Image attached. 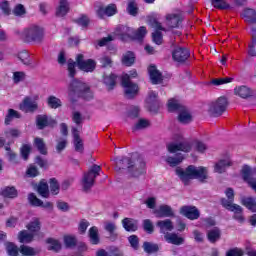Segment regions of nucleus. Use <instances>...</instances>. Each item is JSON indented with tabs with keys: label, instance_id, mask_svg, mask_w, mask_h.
Segmentation results:
<instances>
[{
	"label": "nucleus",
	"instance_id": "1",
	"mask_svg": "<svg viewBox=\"0 0 256 256\" xmlns=\"http://www.w3.org/2000/svg\"><path fill=\"white\" fill-rule=\"evenodd\" d=\"M176 175L179 177L182 183H189L191 179H199V181H205L207 179V168L195 167L193 165L188 166L186 169L176 168Z\"/></svg>",
	"mask_w": 256,
	"mask_h": 256
},
{
	"label": "nucleus",
	"instance_id": "2",
	"mask_svg": "<svg viewBox=\"0 0 256 256\" xmlns=\"http://www.w3.org/2000/svg\"><path fill=\"white\" fill-rule=\"evenodd\" d=\"M15 33L26 43H41L45 37V28L37 24H32L23 31L16 30Z\"/></svg>",
	"mask_w": 256,
	"mask_h": 256
},
{
	"label": "nucleus",
	"instance_id": "3",
	"mask_svg": "<svg viewBox=\"0 0 256 256\" xmlns=\"http://www.w3.org/2000/svg\"><path fill=\"white\" fill-rule=\"evenodd\" d=\"M195 149L198 153H205L207 145L201 141H182L173 142L167 145L169 153H177V151H183V153H189L191 149Z\"/></svg>",
	"mask_w": 256,
	"mask_h": 256
},
{
	"label": "nucleus",
	"instance_id": "4",
	"mask_svg": "<svg viewBox=\"0 0 256 256\" xmlns=\"http://www.w3.org/2000/svg\"><path fill=\"white\" fill-rule=\"evenodd\" d=\"M225 195L228 200L223 198L221 201L222 206L228 211H231V213H234L233 219L238 221V223H243L245 221V217H243V208L240 205L233 203V200L235 199V191L233 188H227L225 190Z\"/></svg>",
	"mask_w": 256,
	"mask_h": 256
},
{
	"label": "nucleus",
	"instance_id": "5",
	"mask_svg": "<svg viewBox=\"0 0 256 256\" xmlns=\"http://www.w3.org/2000/svg\"><path fill=\"white\" fill-rule=\"evenodd\" d=\"M115 163L118 171L121 170V165L126 163L128 165V171L132 177H139V175H143V173H145V161H143V159H138L133 165L131 164V160L128 158H116Z\"/></svg>",
	"mask_w": 256,
	"mask_h": 256
},
{
	"label": "nucleus",
	"instance_id": "6",
	"mask_svg": "<svg viewBox=\"0 0 256 256\" xmlns=\"http://www.w3.org/2000/svg\"><path fill=\"white\" fill-rule=\"evenodd\" d=\"M115 35L120 37V39H127V37H134L138 41H142L147 36V28L145 26L139 27L136 31L133 28L128 26H119L116 31Z\"/></svg>",
	"mask_w": 256,
	"mask_h": 256
},
{
	"label": "nucleus",
	"instance_id": "7",
	"mask_svg": "<svg viewBox=\"0 0 256 256\" xmlns=\"http://www.w3.org/2000/svg\"><path fill=\"white\" fill-rule=\"evenodd\" d=\"M77 93L78 95H82L86 101H89V99H93V92H91V89L89 88V85H87L85 82H81L78 80L72 81L68 88V95L71 97V95Z\"/></svg>",
	"mask_w": 256,
	"mask_h": 256
},
{
	"label": "nucleus",
	"instance_id": "8",
	"mask_svg": "<svg viewBox=\"0 0 256 256\" xmlns=\"http://www.w3.org/2000/svg\"><path fill=\"white\" fill-rule=\"evenodd\" d=\"M101 166L93 165L87 173L84 174L81 185L84 191H89L95 185V178L99 177Z\"/></svg>",
	"mask_w": 256,
	"mask_h": 256
},
{
	"label": "nucleus",
	"instance_id": "9",
	"mask_svg": "<svg viewBox=\"0 0 256 256\" xmlns=\"http://www.w3.org/2000/svg\"><path fill=\"white\" fill-rule=\"evenodd\" d=\"M227 98L219 97L217 100L212 102L209 106V113H211L214 117H219V115H223L225 113V109H227Z\"/></svg>",
	"mask_w": 256,
	"mask_h": 256
},
{
	"label": "nucleus",
	"instance_id": "10",
	"mask_svg": "<svg viewBox=\"0 0 256 256\" xmlns=\"http://www.w3.org/2000/svg\"><path fill=\"white\" fill-rule=\"evenodd\" d=\"M76 63L80 71H84L85 73H93V71H95V67H97L95 60H85L81 54L77 56Z\"/></svg>",
	"mask_w": 256,
	"mask_h": 256
},
{
	"label": "nucleus",
	"instance_id": "11",
	"mask_svg": "<svg viewBox=\"0 0 256 256\" xmlns=\"http://www.w3.org/2000/svg\"><path fill=\"white\" fill-rule=\"evenodd\" d=\"M181 21H183L181 12H171L165 16V23L169 29H177L181 24Z\"/></svg>",
	"mask_w": 256,
	"mask_h": 256
},
{
	"label": "nucleus",
	"instance_id": "12",
	"mask_svg": "<svg viewBox=\"0 0 256 256\" xmlns=\"http://www.w3.org/2000/svg\"><path fill=\"white\" fill-rule=\"evenodd\" d=\"M150 27L155 29V32L152 33V40L156 43V45H161V43H163V35L161 34V31H165V28H163L161 23H159L157 20H151Z\"/></svg>",
	"mask_w": 256,
	"mask_h": 256
},
{
	"label": "nucleus",
	"instance_id": "13",
	"mask_svg": "<svg viewBox=\"0 0 256 256\" xmlns=\"http://www.w3.org/2000/svg\"><path fill=\"white\" fill-rule=\"evenodd\" d=\"M37 109V98L26 97L20 104V111L33 113Z\"/></svg>",
	"mask_w": 256,
	"mask_h": 256
},
{
	"label": "nucleus",
	"instance_id": "14",
	"mask_svg": "<svg viewBox=\"0 0 256 256\" xmlns=\"http://www.w3.org/2000/svg\"><path fill=\"white\" fill-rule=\"evenodd\" d=\"M127 76L124 77V81L122 82V87L124 88V93L128 99H131L139 93V86L137 84H133V82H127Z\"/></svg>",
	"mask_w": 256,
	"mask_h": 256
},
{
	"label": "nucleus",
	"instance_id": "15",
	"mask_svg": "<svg viewBox=\"0 0 256 256\" xmlns=\"http://www.w3.org/2000/svg\"><path fill=\"white\" fill-rule=\"evenodd\" d=\"M180 215H183L187 219L191 221H195L198 217H200L199 210L195 206H182L180 208Z\"/></svg>",
	"mask_w": 256,
	"mask_h": 256
},
{
	"label": "nucleus",
	"instance_id": "16",
	"mask_svg": "<svg viewBox=\"0 0 256 256\" xmlns=\"http://www.w3.org/2000/svg\"><path fill=\"white\" fill-rule=\"evenodd\" d=\"M172 57L174 61L183 63V61H187L189 59V50L185 47L178 46L172 52Z\"/></svg>",
	"mask_w": 256,
	"mask_h": 256
},
{
	"label": "nucleus",
	"instance_id": "17",
	"mask_svg": "<svg viewBox=\"0 0 256 256\" xmlns=\"http://www.w3.org/2000/svg\"><path fill=\"white\" fill-rule=\"evenodd\" d=\"M117 13V6L114 4H110L106 7H99L97 10V15L101 19H104V17H113Z\"/></svg>",
	"mask_w": 256,
	"mask_h": 256
},
{
	"label": "nucleus",
	"instance_id": "18",
	"mask_svg": "<svg viewBox=\"0 0 256 256\" xmlns=\"http://www.w3.org/2000/svg\"><path fill=\"white\" fill-rule=\"evenodd\" d=\"M28 201L34 207H43V209H53V203L51 202H43L41 199L37 198V196L33 193L29 194Z\"/></svg>",
	"mask_w": 256,
	"mask_h": 256
},
{
	"label": "nucleus",
	"instance_id": "19",
	"mask_svg": "<svg viewBox=\"0 0 256 256\" xmlns=\"http://www.w3.org/2000/svg\"><path fill=\"white\" fill-rule=\"evenodd\" d=\"M153 213L158 218L173 217V215H175L173 212V208H171V206L169 205H161L157 209H154Z\"/></svg>",
	"mask_w": 256,
	"mask_h": 256
},
{
	"label": "nucleus",
	"instance_id": "20",
	"mask_svg": "<svg viewBox=\"0 0 256 256\" xmlns=\"http://www.w3.org/2000/svg\"><path fill=\"white\" fill-rule=\"evenodd\" d=\"M26 229L34 236L39 237L41 235V220L39 218H33L27 225Z\"/></svg>",
	"mask_w": 256,
	"mask_h": 256
},
{
	"label": "nucleus",
	"instance_id": "21",
	"mask_svg": "<svg viewBox=\"0 0 256 256\" xmlns=\"http://www.w3.org/2000/svg\"><path fill=\"white\" fill-rule=\"evenodd\" d=\"M146 105L150 111H157L159 109V99H157V93L150 91L146 98Z\"/></svg>",
	"mask_w": 256,
	"mask_h": 256
},
{
	"label": "nucleus",
	"instance_id": "22",
	"mask_svg": "<svg viewBox=\"0 0 256 256\" xmlns=\"http://www.w3.org/2000/svg\"><path fill=\"white\" fill-rule=\"evenodd\" d=\"M233 166V161L231 158H225L221 159L214 165V172L215 173H225L227 171V168Z\"/></svg>",
	"mask_w": 256,
	"mask_h": 256
},
{
	"label": "nucleus",
	"instance_id": "23",
	"mask_svg": "<svg viewBox=\"0 0 256 256\" xmlns=\"http://www.w3.org/2000/svg\"><path fill=\"white\" fill-rule=\"evenodd\" d=\"M0 195L4 197V199H16L19 192L14 186H5L0 189Z\"/></svg>",
	"mask_w": 256,
	"mask_h": 256
},
{
	"label": "nucleus",
	"instance_id": "24",
	"mask_svg": "<svg viewBox=\"0 0 256 256\" xmlns=\"http://www.w3.org/2000/svg\"><path fill=\"white\" fill-rule=\"evenodd\" d=\"M164 239L167 243H170L171 245L179 246L185 243V238L177 233H166Z\"/></svg>",
	"mask_w": 256,
	"mask_h": 256
},
{
	"label": "nucleus",
	"instance_id": "25",
	"mask_svg": "<svg viewBox=\"0 0 256 256\" xmlns=\"http://www.w3.org/2000/svg\"><path fill=\"white\" fill-rule=\"evenodd\" d=\"M72 135H73V145L75 151L78 153H83L84 145H83V139H81V136H79V130L77 128L72 129Z\"/></svg>",
	"mask_w": 256,
	"mask_h": 256
},
{
	"label": "nucleus",
	"instance_id": "26",
	"mask_svg": "<svg viewBox=\"0 0 256 256\" xmlns=\"http://www.w3.org/2000/svg\"><path fill=\"white\" fill-rule=\"evenodd\" d=\"M148 73L150 76V81L153 83V85H159V83L163 81V75H161V72L157 70V67L150 66L148 68Z\"/></svg>",
	"mask_w": 256,
	"mask_h": 256
},
{
	"label": "nucleus",
	"instance_id": "27",
	"mask_svg": "<svg viewBox=\"0 0 256 256\" xmlns=\"http://www.w3.org/2000/svg\"><path fill=\"white\" fill-rule=\"evenodd\" d=\"M234 95L241 99H248V97L253 96V90L247 86H237L234 88Z\"/></svg>",
	"mask_w": 256,
	"mask_h": 256
},
{
	"label": "nucleus",
	"instance_id": "28",
	"mask_svg": "<svg viewBox=\"0 0 256 256\" xmlns=\"http://www.w3.org/2000/svg\"><path fill=\"white\" fill-rule=\"evenodd\" d=\"M55 120L46 115H39L36 118V125L39 129H45L48 125H55Z\"/></svg>",
	"mask_w": 256,
	"mask_h": 256
},
{
	"label": "nucleus",
	"instance_id": "29",
	"mask_svg": "<svg viewBox=\"0 0 256 256\" xmlns=\"http://www.w3.org/2000/svg\"><path fill=\"white\" fill-rule=\"evenodd\" d=\"M178 121L183 125H187V123H191V121H193V115H191V112L185 106L180 109Z\"/></svg>",
	"mask_w": 256,
	"mask_h": 256
},
{
	"label": "nucleus",
	"instance_id": "30",
	"mask_svg": "<svg viewBox=\"0 0 256 256\" xmlns=\"http://www.w3.org/2000/svg\"><path fill=\"white\" fill-rule=\"evenodd\" d=\"M71 7L69 4V0H60L59 5L56 9V16L57 17H65L67 13H69Z\"/></svg>",
	"mask_w": 256,
	"mask_h": 256
},
{
	"label": "nucleus",
	"instance_id": "31",
	"mask_svg": "<svg viewBox=\"0 0 256 256\" xmlns=\"http://www.w3.org/2000/svg\"><path fill=\"white\" fill-rule=\"evenodd\" d=\"M242 17L244 21H246V23H249L250 25L256 23V11L251 8L244 9Z\"/></svg>",
	"mask_w": 256,
	"mask_h": 256
},
{
	"label": "nucleus",
	"instance_id": "32",
	"mask_svg": "<svg viewBox=\"0 0 256 256\" xmlns=\"http://www.w3.org/2000/svg\"><path fill=\"white\" fill-rule=\"evenodd\" d=\"M88 237L92 245H99V228H97V226L91 227L88 231Z\"/></svg>",
	"mask_w": 256,
	"mask_h": 256
},
{
	"label": "nucleus",
	"instance_id": "33",
	"mask_svg": "<svg viewBox=\"0 0 256 256\" xmlns=\"http://www.w3.org/2000/svg\"><path fill=\"white\" fill-rule=\"evenodd\" d=\"M35 237L32 232H28L27 230H22L18 233V241L20 243H31Z\"/></svg>",
	"mask_w": 256,
	"mask_h": 256
},
{
	"label": "nucleus",
	"instance_id": "34",
	"mask_svg": "<svg viewBox=\"0 0 256 256\" xmlns=\"http://www.w3.org/2000/svg\"><path fill=\"white\" fill-rule=\"evenodd\" d=\"M207 239L210 243H216L221 239V230L218 227H214L213 229L207 232Z\"/></svg>",
	"mask_w": 256,
	"mask_h": 256
},
{
	"label": "nucleus",
	"instance_id": "35",
	"mask_svg": "<svg viewBox=\"0 0 256 256\" xmlns=\"http://www.w3.org/2000/svg\"><path fill=\"white\" fill-rule=\"evenodd\" d=\"M122 225L126 231H137V229H138L137 220H134L131 218L123 219Z\"/></svg>",
	"mask_w": 256,
	"mask_h": 256
},
{
	"label": "nucleus",
	"instance_id": "36",
	"mask_svg": "<svg viewBox=\"0 0 256 256\" xmlns=\"http://www.w3.org/2000/svg\"><path fill=\"white\" fill-rule=\"evenodd\" d=\"M37 192L40 196L44 197L45 199H48L50 195L49 191V185L45 180L41 181L37 186Z\"/></svg>",
	"mask_w": 256,
	"mask_h": 256
},
{
	"label": "nucleus",
	"instance_id": "37",
	"mask_svg": "<svg viewBox=\"0 0 256 256\" xmlns=\"http://www.w3.org/2000/svg\"><path fill=\"white\" fill-rule=\"evenodd\" d=\"M157 227H159L161 233H165L166 231H173V222L171 220H160L157 222Z\"/></svg>",
	"mask_w": 256,
	"mask_h": 256
},
{
	"label": "nucleus",
	"instance_id": "38",
	"mask_svg": "<svg viewBox=\"0 0 256 256\" xmlns=\"http://www.w3.org/2000/svg\"><path fill=\"white\" fill-rule=\"evenodd\" d=\"M167 107L170 113H173L175 111H178V113H180L181 109H183L185 106L181 105V103H179V100L170 99L168 100Z\"/></svg>",
	"mask_w": 256,
	"mask_h": 256
},
{
	"label": "nucleus",
	"instance_id": "39",
	"mask_svg": "<svg viewBox=\"0 0 256 256\" xmlns=\"http://www.w3.org/2000/svg\"><path fill=\"white\" fill-rule=\"evenodd\" d=\"M185 159V156L182 154L177 155L176 157L168 156L165 158L166 163L170 165V167H177L180 163H183V160Z\"/></svg>",
	"mask_w": 256,
	"mask_h": 256
},
{
	"label": "nucleus",
	"instance_id": "40",
	"mask_svg": "<svg viewBox=\"0 0 256 256\" xmlns=\"http://www.w3.org/2000/svg\"><path fill=\"white\" fill-rule=\"evenodd\" d=\"M242 205L246 207V209H249V211H252V213H256V200L255 198H243L241 200Z\"/></svg>",
	"mask_w": 256,
	"mask_h": 256
},
{
	"label": "nucleus",
	"instance_id": "41",
	"mask_svg": "<svg viewBox=\"0 0 256 256\" xmlns=\"http://www.w3.org/2000/svg\"><path fill=\"white\" fill-rule=\"evenodd\" d=\"M47 243V249L49 251H61V242L59 240L54 239V238H48L46 240Z\"/></svg>",
	"mask_w": 256,
	"mask_h": 256
},
{
	"label": "nucleus",
	"instance_id": "42",
	"mask_svg": "<svg viewBox=\"0 0 256 256\" xmlns=\"http://www.w3.org/2000/svg\"><path fill=\"white\" fill-rule=\"evenodd\" d=\"M122 63L126 65V67H131L133 63H135V53L128 51L122 56Z\"/></svg>",
	"mask_w": 256,
	"mask_h": 256
},
{
	"label": "nucleus",
	"instance_id": "43",
	"mask_svg": "<svg viewBox=\"0 0 256 256\" xmlns=\"http://www.w3.org/2000/svg\"><path fill=\"white\" fill-rule=\"evenodd\" d=\"M47 105L50 109H59L63 105V102L58 97L51 95L47 98Z\"/></svg>",
	"mask_w": 256,
	"mask_h": 256
},
{
	"label": "nucleus",
	"instance_id": "44",
	"mask_svg": "<svg viewBox=\"0 0 256 256\" xmlns=\"http://www.w3.org/2000/svg\"><path fill=\"white\" fill-rule=\"evenodd\" d=\"M13 119H21V114L14 109H8V112L5 116V125H10Z\"/></svg>",
	"mask_w": 256,
	"mask_h": 256
},
{
	"label": "nucleus",
	"instance_id": "45",
	"mask_svg": "<svg viewBox=\"0 0 256 256\" xmlns=\"http://www.w3.org/2000/svg\"><path fill=\"white\" fill-rule=\"evenodd\" d=\"M20 253L22 256H35L38 255L39 251L31 246H20Z\"/></svg>",
	"mask_w": 256,
	"mask_h": 256
},
{
	"label": "nucleus",
	"instance_id": "46",
	"mask_svg": "<svg viewBox=\"0 0 256 256\" xmlns=\"http://www.w3.org/2000/svg\"><path fill=\"white\" fill-rule=\"evenodd\" d=\"M6 251L9 256H17L19 255V248L13 242L5 243Z\"/></svg>",
	"mask_w": 256,
	"mask_h": 256
},
{
	"label": "nucleus",
	"instance_id": "47",
	"mask_svg": "<svg viewBox=\"0 0 256 256\" xmlns=\"http://www.w3.org/2000/svg\"><path fill=\"white\" fill-rule=\"evenodd\" d=\"M215 9H231V5L225 0H210Z\"/></svg>",
	"mask_w": 256,
	"mask_h": 256
},
{
	"label": "nucleus",
	"instance_id": "48",
	"mask_svg": "<svg viewBox=\"0 0 256 256\" xmlns=\"http://www.w3.org/2000/svg\"><path fill=\"white\" fill-rule=\"evenodd\" d=\"M34 145L37 147L39 153L41 155H47V147L45 146V142H43V139L41 138H35Z\"/></svg>",
	"mask_w": 256,
	"mask_h": 256
},
{
	"label": "nucleus",
	"instance_id": "49",
	"mask_svg": "<svg viewBox=\"0 0 256 256\" xmlns=\"http://www.w3.org/2000/svg\"><path fill=\"white\" fill-rule=\"evenodd\" d=\"M49 187H50V194L51 195H59V182L57 181V179L52 178L49 180Z\"/></svg>",
	"mask_w": 256,
	"mask_h": 256
},
{
	"label": "nucleus",
	"instance_id": "50",
	"mask_svg": "<svg viewBox=\"0 0 256 256\" xmlns=\"http://www.w3.org/2000/svg\"><path fill=\"white\" fill-rule=\"evenodd\" d=\"M143 249L146 253H157L159 251V246L155 243L144 242Z\"/></svg>",
	"mask_w": 256,
	"mask_h": 256
},
{
	"label": "nucleus",
	"instance_id": "51",
	"mask_svg": "<svg viewBox=\"0 0 256 256\" xmlns=\"http://www.w3.org/2000/svg\"><path fill=\"white\" fill-rule=\"evenodd\" d=\"M4 133L7 139H17L21 136V131L17 128H9Z\"/></svg>",
	"mask_w": 256,
	"mask_h": 256
},
{
	"label": "nucleus",
	"instance_id": "52",
	"mask_svg": "<svg viewBox=\"0 0 256 256\" xmlns=\"http://www.w3.org/2000/svg\"><path fill=\"white\" fill-rule=\"evenodd\" d=\"M26 14L27 10L22 4H17L13 9V15H15L16 17H25Z\"/></svg>",
	"mask_w": 256,
	"mask_h": 256
},
{
	"label": "nucleus",
	"instance_id": "53",
	"mask_svg": "<svg viewBox=\"0 0 256 256\" xmlns=\"http://www.w3.org/2000/svg\"><path fill=\"white\" fill-rule=\"evenodd\" d=\"M115 75L109 74L104 76V83L108 87V89H113L115 87Z\"/></svg>",
	"mask_w": 256,
	"mask_h": 256
},
{
	"label": "nucleus",
	"instance_id": "54",
	"mask_svg": "<svg viewBox=\"0 0 256 256\" xmlns=\"http://www.w3.org/2000/svg\"><path fill=\"white\" fill-rule=\"evenodd\" d=\"M64 245L68 248L75 247L77 245V238L75 236H64Z\"/></svg>",
	"mask_w": 256,
	"mask_h": 256
},
{
	"label": "nucleus",
	"instance_id": "55",
	"mask_svg": "<svg viewBox=\"0 0 256 256\" xmlns=\"http://www.w3.org/2000/svg\"><path fill=\"white\" fill-rule=\"evenodd\" d=\"M89 225V221L85 219L81 220L78 224V233H80V235H85L87 229L89 228Z\"/></svg>",
	"mask_w": 256,
	"mask_h": 256
},
{
	"label": "nucleus",
	"instance_id": "56",
	"mask_svg": "<svg viewBox=\"0 0 256 256\" xmlns=\"http://www.w3.org/2000/svg\"><path fill=\"white\" fill-rule=\"evenodd\" d=\"M18 59H20L24 65H31V60H29V53L27 51L20 52L18 54Z\"/></svg>",
	"mask_w": 256,
	"mask_h": 256
},
{
	"label": "nucleus",
	"instance_id": "57",
	"mask_svg": "<svg viewBox=\"0 0 256 256\" xmlns=\"http://www.w3.org/2000/svg\"><path fill=\"white\" fill-rule=\"evenodd\" d=\"M149 125H151V122H149V120L141 118L134 126V129H147Z\"/></svg>",
	"mask_w": 256,
	"mask_h": 256
},
{
	"label": "nucleus",
	"instance_id": "58",
	"mask_svg": "<svg viewBox=\"0 0 256 256\" xmlns=\"http://www.w3.org/2000/svg\"><path fill=\"white\" fill-rule=\"evenodd\" d=\"M20 153L21 156L23 157V159H25V161H27L28 157H29V153H31V145H23L20 149Z\"/></svg>",
	"mask_w": 256,
	"mask_h": 256
},
{
	"label": "nucleus",
	"instance_id": "59",
	"mask_svg": "<svg viewBox=\"0 0 256 256\" xmlns=\"http://www.w3.org/2000/svg\"><path fill=\"white\" fill-rule=\"evenodd\" d=\"M127 12L129 13V15H132L133 17H135V15H137L138 13L137 4H135V2L133 1L129 2L127 7Z\"/></svg>",
	"mask_w": 256,
	"mask_h": 256
},
{
	"label": "nucleus",
	"instance_id": "60",
	"mask_svg": "<svg viewBox=\"0 0 256 256\" xmlns=\"http://www.w3.org/2000/svg\"><path fill=\"white\" fill-rule=\"evenodd\" d=\"M252 45H249V50H248V54L250 55V57H256V38H255V34H252Z\"/></svg>",
	"mask_w": 256,
	"mask_h": 256
},
{
	"label": "nucleus",
	"instance_id": "61",
	"mask_svg": "<svg viewBox=\"0 0 256 256\" xmlns=\"http://www.w3.org/2000/svg\"><path fill=\"white\" fill-rule=\"evenodd\" d=\"M13 81L14 83H20V81H25V72H14Z\"/></svg>",
	"mask_w": 256,
	"mask_h": 256
},
{
	"label": "nucleus",
	"instance_id": "62",
	"mask_svg": "<svg viewBox=\"0 0 256 256\" xmlns=\"http://www.w3.org/2000/svg\"><path fill=\"white\" fill-rule=\"evenodd\" d=\"M68 73L70 77H75V61L72 59L68 60Z\"/></svg>",
	"mask_w": 256,
	"mask_h": 256
},
{
	"label": "nucleus",
	"instance_id": "63",
	"mask_svg": "<svg viewBox=\"0 0 256 256\" xmlns=\"http://www.w3.org/2000/svg\"><path fill=\"white\" fill-rule=\"evenodd\" d=\"M87 244H79L77 247V251H76V256H83L85 255L86 251H87Z\"/></svg>",
	"mask_w": 256,
	"mask_h": 256
},
{
	"label": "nucleus",
	"instance_id": "64",
	"mask_svg": "<svg viewBox=\"0 0 256 256\" xmlns=\"http://www.w3.org/2000/svg\"><path fill=\"white\" fill-rule=\"evenodd\" d=\"M226 256H243V250L240 248H234L226 253Z\"/></svg>",
	"mask_w": 256,
	"mask_h": 256
}]
</instances>
